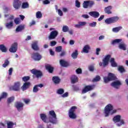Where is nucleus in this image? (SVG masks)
<instances>
[{
    "label": "nucleus",
    "mask_w": 128,
    "mask_h": 128,
    "mask_svg": "<svg viewBox=\"0 0 128 128\" xmlns=\"http://www.w3.org/2000/svg\"><path fill=\"white\" fill-rule=\"evenodd\" d=\"M114 110V106L112 105V104H108L104 108V114H105V116L106 118L107 116H110V112L112 111V112L110 113V114H116V110Z\"/></svg>",
    "instance_id": "f257e3e1"
},
{
    "label": "nucleus",
    "mask_w": 128,
    "mask_h": 128,
    "mask_svg": "<svg viewBox=\"0 0 128 128\" xmlns=\"http://www.w3.org/2000/svg\"><path fill=\"white\" fill-rule=\"evenodd\" d=\"M49 114L52 117H49V122H51V124H55L58 122V120L56 118V112L54 110H52L49 112Z\"/></svg>",
    "instance_id": "f03ea898"
},
{
    "label": "nucleus",
    "mask_w": 128,
    "mask_h": 128,
    "mask_svg": "<svg viewBox=\"0 0 128 128\" xmlns=\"http://www.w3.org/2000/svg\"><path fill=\"white\" fill-rule=\"evenodd\" d=\"M78 110V107L76 106H72L69 110L68 116L70 118L74 120L76 118V110Z\"/></svg>",
    "instance_id": "7ed1b4c3"
},
{
    "label": "nucleus",
    "mask_w": 128,
    "mask_h": 128,
    "mask_svg": "<svg viewBox=\"0 0 128 128\" xmlns=\"http://www.w3.org/2000/svg\"><path fill=\"white\" fill-rule=\"evenodd\" d=\"M120 118H122V116L120 115H116L113 118L112 120L114 122H120V123L116 124L118 126H120L122 124H124V120H120Z\"/></svg>",
    "instance_id": "20e7f679"
},
{
    "label": "nucleus",
    "mask_w": 128,
    "mask_h": 128,
    "mask_svg": "<svg viewBox=\"0 0 128 128\" xmlns=\"http://www.w3.org/2000/svg\"><path fill=\"white\" fill-rule=\"evenodd\" d=\"M110 55L108 54L105 56V57L102 60V62H100L99 63L100 66H103L106 68L108 64V62H110Z\"/></svg>",
    "instance_id": "39448f33"
},
{
    "label": "nucleus",
    "mask_w": 128,
    "mask_h": 128,
    "mask_svg": "<svg viewBox=\"0 0 128 128\" xmlns=\"http://www.w3.org/2000/svg\"><path fill=\"white\" fill-rule=\"evenodd\" d=\"M118 20H120L118 16H114L106 18L105 20V22L106 24H114V22H116Z\"/></svg>",
    "instance_id": "423d86ee"
},
{
    "label": "nucleus",
    "mask_w": 128,
    "mask_h": 128,
    "mask_svg": "<svg viewBox=\"0 0 128 128\" xmlns=\"http://www.w3.org/2000/svg\"><path fill=\"white\" fill-rule=\"evenodd\" d=\"M30 72L32 73L36 78H40L42 76V72L40 70L32 69L30 70Z\"/></svg>",
    "instance_id": "0eeeda50"
},
{
    "label": "nucleus",
    "mask_w": 128,
    "mask_h": 128,
    "mask_svg": "<svg viewBox=\"0 0 128 128\" xmlns=\"http://www.w3.org/2000/svg\"><path fill=\"white\" fill-rule=\"evenodd\" d=\"M10 90L14 92H19L20 90V82H15L14 85L10 87Z\"/></svg>",
    "instance_id": "6e6552de"
},
{
    "label": "nucleus",
    "mask_w": 128,
    "mask_h": 128,
    "mask_svg": "<svg viewBox=\"0 0 128 128\" xmlns=\"http://www.w3.org/2000/svg\"><path fill=\"white\" fill-rule=\"evenodd\" d=\"M31 58L36 62H38V60H42V56L40 54V53L36 52H33L31 54Z\"/></svg>",
    "instance_id": "1a4fd4ad"
},
{
    "label": "nucleus",
    "mask_w": 128,
    "mask_h": 128,
    "mask_svg": "<svg viewBox=\"0 0 128 128\" xmlns=\"http://www.w3.org/2000/svg\"><path fill=\"white\" fill-rule=\"evenodd\" d=\"M58 35V32L56 30H53L50 32V34L48 36V40H54L56 38Z\"/></svg>",
    "instance_id": "9d476101"
},
{
    "label": "nucleus",
    "mask_w": 128,
    "mask_h": 128,
    "mask_svg": "<svg viewBox=\"0 0 128 128\" xmlns=\"http://www.w3.org/2000/svg\"><path fill=\"white\" fill-rule=\"evenodd\" d=\"M22 6V1L20 0H14L13 2V6L15 10H19Z\"/></svg>",
    "instance_id": "9b49d317"
},
{
    "label": "nucleus",
    "mask_w": 128,
    "mask_h": 128,
    "mask_svg": "<svg viewBox=\"0 0 128 128\" xmlns=\"http://www.w3.org/2000/svg\"><path fill=\"white\" fill-rule=\"evenodd\" d=\"M24 103L20 102H17L15 103V107L17 108L18 112L22 110H24Z\"/></svg>",
    "instance_id": "f8f14e48"
},
{
    "label": "nucleus",
    "mask_w": 128,
    "mask_h": 128,
    "mask_svg": "<svg viewBox=\"0 0 128 128\" xmlns=\"http://www.w3.org/2000/svg\"><path fill=\"white\" fill-rule=\"evenodd\" d=\"M92 90H94V86L92 85L86 86L82 90V94H86V92H90Z\"/></svg>",
    "instance_id": "ddd939ff"
},
{
    "label": "nucleus",
    "mask_w": 128,
    "mask_h": 128,
    "mask_svg": "<svg viewBox=\"0 0 128 128\" xmlns=\"http://www.w3.org/2000/svg\"><path fill=\"white\" fill-rule=\"evenodd\" d=\"M16 50H18V43L14 42L9 49V52H16Z\"/></svg>",
    "instance_id": "4468645a"
},
{
    "label": "nucleus",
    "mask_w": 128,
    "mask_h": 128,
    "mask_svg": "<svg viewBox=\"0 0 128 128\" xmlns=\"http://www.w3.org/2000/svg\"><path fill=\"white\" fill-rule=\"evenodd\" d=\"M32 48L35 50L36 52H38L40 50V47L38 46V41H35L33 42L31 45Z\"/></svg>",
    "instance_id": "2eb2a0df"
},
{
    "label": "nucleus",
    "mask_w": 128,
    "mask_h": 128,
    "mask_svg": "<svg viewBox=\"0 0 128 128\" xmlns=\"http://www.w3.org/2000/svg\"><path fill=\"white\" fill-rule=\"evenodd\" d=\"M60 64L61 66H62L63 68H68V66H70V64L69 62L64 60H60Z\"/></svg>",
    "instance_id": "dca6fc26"
},
{
    "label": "nucleus",
    "mask_w": 128,
    "mask_h": 128,
    "mask_svg": "<svg viewBox=\"0 0 128 128\" xmlns=\"http://www.w3.org/2000/svg\"><path fill=\"white\" fill-rule=\"evenodd\" d=\"M111 86L118 90L120 88V87L118 86H122V82L120 80L114 81L111 84Z\"/></svg>",
    "instance_id": "f3484780"
},
{
    "label": "nucleus",
    "mask_w": 128,
    "mask_h": 128,
    "mask_svg": "<svg viewBox=\"0 0 128 128\" xmlns=\"http://www.w3.org/2000/svg\"><path fill=\"white\" fill-rule=\"evenodd\" d=\"M30 82H25L21 87V88L22 92H24V90H26L28 88H30Z\"/></svg>",
    "instance_id": "a211bd4d"
},
{
    "label": "nucleus",
    "mask_w": 128,
    "mask_h": 128,
    "mask_svg": "<svg viewBox=\"0 0 128 128\" xmlns=\"http://www.w3.org/2000/svg\"><path fill=\"white\" fill-rule=\"evenodd\" d=\"M90 16L94 18H98L100 16V12L96 11H93L89 12Z\"/></svg>",
    "instance_id": "6ab92c4d"
},
{
    "label": "nucleus",
    "mask_w": 128,
    "mask_h": 128,
    "mask_svg": "<svg viewBox=\"0 0 128 128\" xmlns=\"http://www.w3.org/2000/svg\"><path fill=\"white\" fill-rule=\"evenodd\" d=\"M45 68L50 74H52L54 72V67L48 64L45 66Z\"/></svg>",
    "instance_id": "aec40b11"
},
{
    "label": "nucleus",
    "mask_w": 128,
    "mask_h": 128,
    "mask_svg": "<svg viewBox=\"0 0 128 128\" xmlns=\"http://www.w3.org/2000/svg\"><path fill=\"white\" fill-rule=\"evenodd\" d=\"M52 80L55 84H58L60 82V78L58 76H54L52 78Z\"/></svg>",
    "instance_id": "412c9836"
},
{
    "label": "nucleus",
    "mask_w": 128,
    "mask_h": 128,
    "mask_svg": "<svg viewBox=\"0 0 128 128\" xmlns=\"http://www.w3.org/2000/svg\"><path fill=\"white\" fill-rule=\"evenodd\" d=\"M72 84H76L78 82V78L77 76L72 75L70 77Z\"/></svg>",
    "instance_id": "4be33fe9"
},
{
    "label": "nucleus",
    "mask_w": 128,
    "mask_h": 128,
    "mask_svg": "<svg viewBox=\"0 0 128 128\" xmlns=\"http://www.w3.org/2000/svg\"><path fill=\"white\" fill-rule=\"evenodd\" d=\"M24 28H26L25 24H20L16 28V32H22V30H24Z\"/></svg>",
    "instance_id": "5701e85b"
},
{
    "label": "nucleus",
    "mask_w": 128,
    "mask_h": 128,
    "mask_svg": "<svg viewBox=\"0 0 128 128\" xmlns=\"http://www.w3.org/2000/svg\"><path fill=\"white\" fill-rule=\"evenodd\" d=\"M90 50V45H86L82 48V53L84 52L85 54H88V52Z\"/></svg>",
    "instance_id": "b1692460"
},
{
    "label": "nucleus",
    "mask_w": 128,
    "mask_h": 128,
    "mask_svg": "<svg viewBox=\"0 0 128 128\" xmlns=\"http://www.w3.org/2000/svg\"><path fill=\"white\" fill-rule=\"evenodd\" d=\"M108 76L109 77V78L110 79V80H118V78H116V75L112 72H110L108 74Z\"/></svg>",
    "instance_id": "393cba45"
},
{
    "label": "nucleus",
    "mask_w": 128,
    "mask_h": 128,
    "mask_svg": "<svg viewBox=\"0 0 128 128\" xmlns=\"http://www.w3.org/2000/svg\"><path fill=\"white\" fill-rule=\"evenodd\" d=\"M110 62L112 68H116V66H118V64H116V61H114V58H111Z\"/></svg>",
    "instance_id": "a878e982"
},
{
    "label": "nucleus",
    "mask_w": 128,
    "mask_h": 128,
    "mask_svg": "<svg viewBox=\"0 0 128 128\" xmlns=\"http://www.w3.org/2000/svg\"><path fill=\"white\" fill-rule=\"evenodd\" d=\"M40 116L41 120L46 124L48 123V122H46V115L44 114H40Z\"/></svg>",
    "instance_id": "bb28decb"
},
{
    "label": "nucleus",
    "mask_w": 128,
    "mask_h": 128,
    "mask_svg": "<svg viewBox=\"0 0 128 128\" xmlns=\"http://www.w3.org/2000/svg\"><path fill=\"white\" fill-rule=\"evenodd\" d=\"M0 50H1L2 52H8V48L4 44H0Z\"/></svg>",
    "instance_id": "cd10ccee"
},
{
    "label": "nucleus",
    "mask_w": 128,
    "mask_h": 128,
    "mask_svg": "<svg viewBox=\"0 0 128 128\" xmlns=\"http://www.w3.org/2000/svg\"><path fill=\"white\" fill-rule=\"evenodd\" d=\"M110 10H112V6H108V7H106L104 8V12L106 14H112Z\"/></svg>",
    "instance_id": "c85d7f7f"
},
{
    "label": "nucleus",
    "mask_w": 128,
    "mask_h": 128,
    "mask_svg": "<svg viewBox=\"0 0 128 128\" xmlns=\"http://www.w3.org/2000/svg\"><path fill=\"white\" fill-rule=\"evenodd\" d=\"M78 50H76L74 52H73L71 55L72 58L74 60L78 58Z\"/></svg>",
    "instance_id": "c756f323"
},
{
    "label": "nucleus",
    "mask_w": 128,
    "mask_h": 128,
    "mask_svg": "<svg viewBox=\"0 0 128 128\" xmlns=\"http://www.w3.org/2000/svg\"><path fill=\"white\" fill-rule=\"evenodd\" d=\"M118 48L122 50H126V44H120L118 45Z\"/></svg>",
    "instance_id": "7c9ffc66"
},
{
    "label": "nucleus",
    "mask_w": 128,
    "mask_h": 128,
    "mask_svg": "<svg viewBox=\"0 0 128 128\" xmlns=\"http://www.w3.org/2000/svg\"><path fill=\"white\" fill-rule=\"evenodd\" d=\"M7 96H8V93H6V92H3L2 93L1 96H0V102L2 101V98H7Z\"/></svg>",
    "instance_id": "2f4dec72"
},
{
    "label": "nucleus",
    "mask_w": 128,
    "mask_h": 128,
    "mask_svg": "<svg viewBox=\"0 0 128 128\" xmlns=\"http://www.w3.org/2000/svg\"><path fill=\"white\" fill-rule=\"evenodd\" d=\"M100 76L97 75L94 78H93L92 82H100Z\"/></svg>",
    "instance_id": "473e14b6"
},
{
    "label": "nucleus",
    "mask_w": 128,
    "mask_h": 128,
    "mask_svg": "<svg viewBox=\"0 0 128 128\" xmlns=\"http://www.w3.org/2000/svg\"><path fill=\"white\" fill-rule=\"evenodd\" d=\"M14 100V96H12L8 98L7 100L8 104H11V102H12Z\"/></svg>",
    "instance_id": "72a5a7b5"
},
{
    "label": "nucleus",
    "mask_w": 128,
    "mask_h": 128,
    "mask_svg": "<svg viewBox=\"0 0 128 128\" xmlns=\"http://www.w3.org/2000/svg\"><path fill=\"white\" fill-rule=\"evenodd\" d=\"M6 26L7 28H12L14 26V22H10L9 23H7L6 24Z\"/></svg>",
    "instance_id": "f704fd0d"
},
{
    "label": "nucleus",
    "mask_w": 128,
    "mask_h": 128,
    "mask_svg": "<svg viewBox=\"0 0 128 128\" xmlns=\"http://www.w3.org/2000/svg\"><path fill=\"white\" fill-rule=\"evenodd\" d=\"M122 28V26L114 28H112V32H118Z\"/></svg>",
    "instance_id": "c9c22d12"
},
{
    "label": "nucleus",
    "mask_w": 128,
    "mask_h": 128,
    "mask_svg": "<svg viewBox=\"0 0 128 128\" xmlns=\"http://www.w3.org/2000/svg\"><path fill=\"white\" fill-rule=\"evenodd\" d=\"M122 40V39H116L112 41V44H120Z\"/></svg>",
    "instance_id": "e433bc0d"
},
{
    "label": "nucleus",
    "mask_w": 128,
    "mask_h": 128,
    "mask_svg": "<svg viewBox=\"0 0 128 128\" xmlns=\"http://www.w3.org/2000/svg\"><path fill=\"white\" fill-rule=\"evenodd\" d=\"M36 18H42V14L40 11H38L36 12Z\"/></svg>",
    "instance_id": "4c0bfd02"
},
{
    "label": "nucleus",
    "mask_w": 128,
    "mask_h": 128,
    "mask_svg": "<svg viewBox=\"0 0 128 128\" xmlns=\"http://www.w3.org/2000/svg\"><path fill=\"white\" fill-rule=\"evenodd\" d=\"M29 7L28 3V2H23L22 4V8H28Z\"/></svg>",
    "instance_id": "58836bf2"
},
{
    "label": "nucleus",
    "mask_w": 128,
    "mask_h": 128,
    "mask_svg": "<svg viewBox=\"0 0 128 128\" xmlns=\"http://www.w3.org/2000/svg\"><path fill=\"white\" fill-rule=\"evenodd\" d=\"M103 79L105 84H108V82H111L110 79V77H108V76L104 77Z\"/></svg>",
    "instance_id": "ea45409f"
},
{
    "label": "nucleus",
    "mask_w": 128,
    "mask_h": 128,
    "mask_svg": "<svg viewBox=\"0 0 128 128\" xmlns=\"http://www.w3.org/2000/svg\"><path fill=\"white\" fill-rule=\"evenodd\" d=\"M10 64V61L6 59L5 60L4 64H2L3 68H6V66H8Z\"/></svg>",
    "instance_id": "a19ab883"
},
{
    "label": "nucleus",
    "mask_w": 128,
    "mask_h": 128,
    "mask_svg": "<svg viewBox=\"0 0 128 128\" xmlns=\"http://www.w3.org/2000/svg\"><path fill=\"white\" fill-rule=\"evenodd\" d=\"M88 0L84 1L83 3V7L84 8H88Z\"/></svg>",
    "instance_id": "79ce46f5"
},
{
    "label": "nucleus",
    "mask_w": 128,
    "mask_h": 128,
    "mask_svg": "<svg viewBox=\"0 0 128 128\" xmlns=\"http://www.w3.org/2000/svg\"><path fill=\"white\" fill-rule=\"evenodd\" d=\"M68 26H64L62 27V32H68Z\"/></svg>",
    "instance_id": "37998d69"
},
{
    "label": "nucleus",
    "mask_w": 128,
    "mask_h": 128,
    "mask_svg": "<svg viewBox=\"0 0 128 128\" xmlns=\"http://www.w3.org/2000/svg\"><path fill=\"white\" fill-rule=\"evenodd\" d=\"M118 70L119 72H122V73L124 72H126V70L122 66H119V67L118 68Z\"/></svg>",
    "instance_id": "c03bdc74"
},
{
    "label": "nucleus",
    "mask_w": 128,
    "mask_h": 128,
    "mask_svg": "<svg viewBox=\"0 0 128 128\" xmlns=\"http://www.w3.org/2000/svg\"><path fill=\"white\" fill-rule=\"evenodd\" d=\"M14 22L16 24H20V19L18 18H16L14 20Z\"/></svg>",
    "instance_id": "a18cd8bd"
},
{
    "label": "nucleus",
    "mask_w": 128,
    "mask_h": 128,
    "mask_svg": "<svg viewBox=\"0 0 128 128\" xmlns=\"http://www.w3.org/2000/svg\"><path fill=\"white\" fill-rule=\"evenodd\" d=\"M62 50V46H59L56 48V51L57 52H60Z\"/></svg>",
    "instance_id": "49530a36"
},
{
    "label": "nucleus",
    "mask_w": 128,
    "mask_h": 128,
    "mask_svg": "<svg viewBox=\"0 0 128 128\" xmlns=\"http://www.w3.org/2000/svg\"><path fill=\"white\" fill-rule=\"evenodd\" d=\"M64 92V90L62 88H60L57 90V94H62Z\"/></svg>",
    "instance_id": "de8ad7c7"
},
{
    "label": "nucleus",
    "mask_w": 128,
    "mask_h": 128,
    "mask_svg": "<svg viewBox=\"0 0 128 128\" xmlns=\"http://www.w3.org/2000/svg\"><path fill=\"white\" fill-rule=\"evenodd\" d=\"M30 76H24L22 78V80L23 82H26L28 80H30Z\"/></svg>",
    "instance_id": "09e8293b"
},
{
    "label": "nucleus",
    "mask_w": 128,
    "mask_h": 128,
    "mask_svg": "<svg viewBox=\"0 0 128 128\" xmlns=\"http://www.w3.org/2000/svg\"><path fill=\"white\" fill-rule=\"evenodd\" d=\"M96 26V22H92L89 24V26L91 28H95Z\"/></svg>",
    "instance_id": "8fccbe9b"
},
{
    "label": "nucleus",
    "mask_w": 128,
    "mask_h": 128,
    "mask_svg": "<svg viewBox=\"0 0 128 128\" xmlns=\"http://www.w3.org/2000/svg\"><path fill=\"white\" fill-rule=\"evenodd\" d=\"M38 92V86L35 85L33 88V92Z\"/></svg>",
    "instance_id": "3c124183"
},
{
    "label": "nucleus",
    "mask_w": 128,
    "mask_h": 128,
    "mask_svg": "<svg viewBox=\"0 0 128 128\" xmlns=\"http://www.w3.org/2000/svg\"><path fill=\"white\" fill-rule=\"evenodd\" d=\"M13 126H14V123H12V122H9L7 124L8 128H12Z\"/></svg>",
    "instance_id": "603ef678"
},
{
    "label": "nucleus",
    "mask_w": 128,
    "mask_h": 128,
    "mask_svg": "<svg viewBox=\"0 0 128 128\" xmlns=\"http://www.w3.org/2000/svg\"><path fill=\"white\" fill-rule=\"evenodd\" d=\"M76 8H80V2L78 0H76Z\"/></svg>",
    "instance_id": "864d4df0"
},
{
    "label": "nucleus",
    "mask_w": 128,
    "mask_h": 128,
    "mask_svg": "<svg viewBox=\"0 0 128 128\" xmlns=\"http://www.w3.org/2000/svg\"><path fill=\"white\" fill-rule=\"evenodd\" d=\"M76 72L78 74H80L82 72V71L80 68H78L77 70H76Z\"/></svg>",
    "instance_id": "5fc2aeb1"
},
{
    "label": "nucleus",
    "mask_w": 128,
    "mask_h": 128,
    "mask_svg": "<svg viewBox=\"0 0 128 128\" xmlns=\"http://www.w3.org/2000/svg\"><path fill=\"white\" fill-rule=\"evenodd\" d=\"M88 6H90V8H92V6L93 4H94V2L93 1H90L88 0Z\"/></svg>",
    "instance_id": "6e6d98bb"
},
{
    "label": "nucleus",
    "mask_w": 128,
    "mask_h": 128,
    "mask_svg": "<svg viewBox=\"0 0 128 128\" xmlns=\"http://www.w3.org/2000/svg\"><path fill=\"white\" fill-rule=\"evenodd\" d=\"M78 24H80V26H86V22H79Z\"/></svg>",
    "instance_id": "4d7b16f0"
},
{
    "label": "nucleus",
    "mask_w": 128,
    "mask_h": 128,
    "mask_svg": "<svg viewBox=\"0 0 128 128\" xmlns=\"http://www.w3.org/2000/svg\"><path fill=\"white\" fill-rule=\"evenodd\" d=\"M58 14H59L60 16H64V13H62V11L60 9L58 10Z\"/></svg>",
    "instance_id": "13d9d810"
},
{
    "label": "nucleus",
    "mask_w": 128,
    "mask_h": 128,
    "mask_svg": "<svg viewBox=\"0 0 128 128\" xmlns=\"http://www.w3.org/2000/svg\"><path fill=\"white\" fill-rule=\"evenodd\" d=\"M88 70L90 72H94V68L92 66H88Z\"/></svg>",
    "instance_id": "bf43d9fd"
},
{
    "label": "nucleus",
    "mask_w": 128,
    "mask_h": 128,
    "mask_svg": "<svg viewBox=\"0 0 128 128\" xmlns=\"http://www.w3.org/2000/svg\"><path fill=\"white\" fill-rule=\"evenodd\" d=\"M104 18V16L102 15L100 16V17L98 18V21L100 22L101 20H102Z\"/></svg>",
    "instance_id": "052dcab7"
},
{
    "label": "nucleus",
    "mask_w": 128,
    "mask_h": 128,
    "mask_svg": "<svg viewBox=\"0 0 128 128\" xmlns=\"http://www.w3.org/2000/svg\"><path fill=\"white\" fill-rule=\"evenodd\" d=\"M68 92H66L64 94H62V98H68Z\"/></svg>",
    "instance_id": "680f3d73"
},
{
    "label": "nucleus",
    "mask_w": 128,
    "mask_h": 128,
    "mask_svg": "<svg viewBox=\"0 0 128 128\" xmlns=\"http://www.w3.org/2000/svg\"><path fill=\"white\" fill-rule=\"evenodd\" d=\"M44 4H50V2L48 0H45L43 1Z\"/></svg>",
    "instance_id": "e2e57ef3"
},
{
    "label": "nucleus",
    "mask_w": 128,
    "mask_h": 128,
    "mask_svg": "<svg viewBox=\"0 0 128 128\" xmlns=\"http://www.w3.org/2000/svg\"><path fill=\"white\" fill-rule=\"evenodd\" d=\"M100 48H97L96 49V56H98L100 54Z\"/></svg>",
    "instance_id": "0e129e2a"
},
{
    "label": "nucleus",
    "mask_w": 128,
    "mask_h": 128,
    "mask_svg": "<svg viewBox=\"0 0 128 128\" xmlns=\"http://www.w3.org/2000/svg\"><path fill=\"white\" fill-rule=\"evenodd\" d=\"M24 102L26 104H28L30 102V99H24Z\"/></svg>",
    "instance_id": "69168bd1"
},
{
    "label": "nucleus",
    "mask_w": 128,
    "mask_h": 128,
    "mask_svg": "<svg viewBox=\"0 0 128 128\" xmlns=\"http://www.w3.org/2000/svg\"><path fill=\"white\" fill-rule=\"evenodd\" d=\"M56 44V41H52L50 42V46H54Z\"/></svg>",
    "instance_id": "338daca9"
},
{
    "label": "nucleus",
    "mask_w": 128,
    "mask_h": 128,
    "mask_svg": "<svg viewBox=\"0 0 128 128\" xmlns=\"http://www.w3.org/2000/svg\"><path fill=\"white\" fill-rule=\"evenodd\" d=\"M9 72V76H12V68H11L8 70Z\"/></svg>",
    "instance_id": "774afa93"
}]
</instances>
